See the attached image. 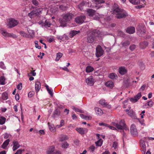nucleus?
<instances>
[{
	"label": "nucleus",
	"mask_w": 154,
	"mask_h": 154,
	"mask_svg": "<svg viewBox=\"0 0 154 154\" xmlns=\"http://www.w3.org/2000/svg\"><path fill=\"white\" fill-rule=\"evenodd\" d=\"M79 32V31L72 30L69 33V37L70 38H72Z\"/></svg>",
	"instance_id": "23"
},
{
	"label": "nucleus",
	"mask_w": 154,
	"mask_h": 154,
	"mask_svg": "<svg viewBox=\"0 0 154 154\" xmlns=\"http://www.w3.org/2000/svg\"><path fill=\"white\" fill-rule=\"evenodd\" d=\"M69 144L66 142L63 143L62 145V147L64 149L67 148Z\"/></svg>",
	"instance_id": "44"
},
{
	"label": "nucleus",
	"mask_w": 154,
	"mask_h": 154,
	"mask_svg": "<svg viewBox=\"0 0 154 154\" xmlns=\"http://www.w3.org/2000/svg\"><path fill=\"white\" fill-rule=\"evenodd\" d=\"M27 30L28 32L30 37L33 38L34 37V32L33 30L30 29L29 28H27Z\"/></svg>",
	"instance_id": "29"
},
{
	"label": "nucleus",
	"mask_w": 154,
	"mask_h": 154,
	"mask_svg": "<svg viewBox=\"0 0 154 154\" xmlns=\"http://www.w3.org/2000/svg\"><path fill=\"white\" fill-rule=\"evenodd\" d=\"M118 35L122 37L124 36V33L121 31H119L118 33Z\"/></svg>",
	"instance_id": "61"
},
{
	"label": "nucleus",
	"mask_w": 154,
	"mask_h": 154,
	"mask_svg": "<svg viewBox=\"0 0 154 154\" xmlns=\"http://www.w3.org/2000/svg\"><path fill=\"white\" fill-rule=\"evenodd\" d=\"M129 2L134 5H137L140 4V0H129Z\"/></svg>",
	"instance_id": "32"
},
{
	"label": "nucleus",
	"mask_w": 154,
	"mask_h": 154,
	"mask_svg": "<svg viewBox=\"0 0 154 154\" xmlns=\"http://www.w3.org/2000/svg\"><path fill=\"white\" fill-rule=\"evenodd\" d=\"M128 114L129 116L132 118L135 119L136 117L135 112L132 110H130L129 112H128Z\"/></svg>",
	"instance_id": "22"
},
{
	"label": "nucleus",
	"mask_w": 154,
	"mask_h": 154,
	"mask_svg": "<svg viewBox=\"0 0 154 154\" xmlns=\"http://www.w3.org/2000/svg\"><path fill=\"white\" fill-rule=\"evenodd\" d=\"M105 85L110 88H112L114 87V83L112 81H109L106 82Z\"/></svg>",
	"instance_id": "25"
},
{
	"label": "nucleus",
	"mask_w": 154,
	"mask_h": 154,
	"mask_svg": "<svg viewBox=\"0 0 154 154\" xmlns=\"http://www.w3.org/2000/svg\"><path fill=\"white\" fill-rule=\"evenodd\" d=\"M95 149V147L93 145L91 146L90 147H89V149L91 151V152H93L94 151Z\"/></svg>",
	"instance_id": "57"
},
{
	"label": "nucleus",
	"mask_w": 154,
	"mask_h": 154,
	"mask_svg": "<svg viewBox=\"0 0 154 154\" xmlns=\"http://www.w3.org/2000/svg\"><path fill=\"white\" fill-rule=\"evenodd\" d=\"M5 78L4 76H1L0 78V84L1 85H4L5 84Z\"/></svg>",
	"instance_id": "43"
},
{
	"label": "nucleus",
	"mask_w": 154,
	"mask_h": 154,
	"mask_svg": "<svg viewBox=\"0 0 154 154\" xmlns=\"http://www.w3.org/2000/svg\"><path fill=\"white\" fill-rule=\"evenodd\" d=\"M17 88L19 90H21L22 88V83H20L17 86Z\"/></svg>",
	"instance_id": "54"
},
{
	"label": "nucleus",
	"mask_w": 154,
	"mask_h": 154,
	"mask_svg": "<svg viewBox=\"0 0 154 154\" xmlns=\"http://www.w3.org/2000/svg\"><path fill=\"white\" fill-rule=\"evenodd\" d=\"M34 94V92L33 91H30L28 94V96L29 97H32Z\"/></svg>",
	"instance_id": "53"
},
{
	"label": "nucleus",
	"mask_w": 154,
	"mask_h": 154,
	"mask_svg": "<svg viewBox=\"0 0 154 154\" xmlns=\"http://www.w3.org/2000/svg\"><path fill=\"white\" fill-rule=\"evenodd\" d=\"M76 130L77 132L81 134H84L87 131L86 128H77Z\"/></svg>",
	"instance_id": "16"
},
{
	"label": "nucleus",
	"mask_w": 154,
	"mask_h": 154,
	"mask_svg": "<svg viewBox=\"0 0 154 154\" xmlns=\"http://www.w3.org/2000/svg\"><path fill=\"white\" fill-rule=\"evenodd\" d=\"M64 122L63 120H61L60 121V125H57L56 126V127L60 128L63 125H64Z\"/></svg>",
	"instance_id": "46"
},
{
	"label": "nucleus",
	"mask_w": 154,
	"mask_h": 154,
	"mask_svg": "<svg viewBox=\"0 0 154 154\" xmlns=\"http://www.w3.org/2000/svg\"><path fill=\"white\" fill-rule=\"evenodd\" d=\"M103 51L101 46L99 45H98L96 48V55L97 57L101 56L103 54Z\"/></svg>",
	"instance_id": "7"
},
{
	"label": "nucleus",
	"mask_w": 154,
	"mask_h": 154,
	"mask_svg": "<svg viewBox=\"0 0 154 154\" xmlns=\"http://www.w3.org/2000/svg\"><path fill=\"white\" fill-rule=\"evenodd\" d=\"M121 44L123 47H126L130 45V42L129 41L126 40L122 42Z\"/></svg>",
	"instance_id": "35"
},
{
	"label": "nucleus",
	"mask_w": 154,
	"mask_h": 154,
	"mask_svg": "<svg viewBox=\"0 0 154 154\" xmlns=\"http://www.w3.org/2000/svg\"><path fill=\"white\" fill-rule=\"evenodd\" d=\"M28 15L30 18H32L35 16L34 14V13H33V11H32L30 13H28Z\"/></svg>",
	"instance_id": "52"
},
{
	"label": "nucleus",
	"mask_w": 154,
	"mask_h": 154,
	"mask_svg": "<svg viewBox=\"0 0 154 154\" xmlns=\"http://www.w3.org/2000/svg\"><path fill=\"white\" fill-rule=\"evenodd\" d=\"M63 56V54L59 52L57 54V57L55 60L56 61H58Z\"/></svg>",
	"instance_id": "40"
},
{
	"label": "nucleus",
	"mask_w": 154,
	"mask_h": 154,
	"mask_svg": "<svg viewBox=\"0 0 154 154\" xmlns=\"http://www.w3.org/2000/svg\"><path fill=\"white\" fill-rule=\"evenodd\" d=\"M148 44L147 42L144 41L140 42V47L142 49L145 48L148 45Z\"/></svg>",
	"instance_id": "21"
},
{
	"label": "nucleus",
	"mask_w": 154,
	"mask_h": 154,
	"mask_svg": "<svg viewBox=\"0 0 154 154\" xmlns=\"http://www.w3.org/2000/svg\"><path fill=\"white\" fill-rule=\"evenodd\" d=\"M9 142L10 140L9 139L4 141L2 145V147L3 149H5L8 145Z\"/></svg>",
	"instance_id": "30"
},
{
	"label": "nucleus",
	"mask_w": 154,
	"mask_h": 154,
	"mask_svg": "<svg viewBox=\"0 0 154 154\" xmlns=\"http://www.w3.org/2000/svg\"><path fill=\"white\" fill-rule=\"evenodd\" d=\"M117 77V75L114 73H112L109 75V77L112 79H114Z\"/></svg>",
	"instance_id": "37"
},
{
	"label": "nucleus",
	"mask_w": 154,
	"mask_h": 154,
	"mask_svg": "<svg viewBox=\"0 0 154 154\" xmlns=\"http://www.w3.org/2000/svg\"><path fill=\"white\" fill-rule=\"evenodd\" d=\"M126 32L130 34H133L135 32V28L133 26L129 27L127 29Z\"/></svg>",
	"instance_id": "15"
},
{
	"label": "nucleus",
	"mask_w": 154,
	"mask_h": 154,
	"mask_svg": "<svg viewBox=\"0 0 154 154\" xmlns=\"http://www.w3.org/2000/svg\"><path fill=\"white\" fill-rule=\"evenodd\" d=\"M96 32V30H95L94 32L91 33L90 35L88 36L87 38V41L88 42L91 43L93 42L95 36L94 33Z\"/></svg>",
	"instance_id": "8"
},
{
	"label": "nucleus",
	"mask_w": 154,
	"mask_h": 154,
	"mask_svg": "<svg viewBox=\"0 0 154 154\" xmlns=\"http://www.w3.org/2000/svg\"><path fill=\"white\" fill-rule=\"evenodd\" d=\"M68 139V137L66 135H62L60 137V141H63Z\"/></svg>",
	"instance_id": "41"
},
{
	"label": "nucleus",
	"mask_w": 154,
	"mask_h": 154,
	"mask_svg": "<svg viewBox=\"0 0 154 154\" xmlns=\"http://www.w3.org/2000/svg\"><path fill=\"white\" fill-rule=\"evenodd\" d=\"M140 69L142 70L144 69L145 67L144 64L142 63H141L139 65Z\"/></svg>",
	"instance_id": "55"
},
{
	"label": "nucleus",
	"mask_w": 154,
	"mask_h": 154,
	"mask_svg": "<svg viewBox=\"0 0 154 154\" xmlns=\"http://www.w3.org/2000/svg\"><path fill=\"white\" fill-rule=\"evenodd\" d=\"M146 85H143L141 87L140 89V91H143L146 88Z\"/></svg>",
	"instance_id": "64"
},
{
	"label": "nucleus",
	"mask_w": 154,
	"mask_h": 154,
	"mask_svg": "<svg viewBox=\"0 0 154 154\" xmlns=\"http://www.w3.org/2000/svg\"><path fill=\"white\" fill-rule=\"evenodd\" d=\"M41 22L40 23H42V25L45 27H49L51 25V23L49 22V20H45L44 23Z\"/></svg>",
	"instance_id": "24"
},
{
	"label": "nucleus",
	"mask_w": 154,
	"mask_h": 154,
	"mask_svg": "<svg viewBox=\"0 0 154 154\" xmlns=\"http://www.w3.org/2000/svg\"><path fill=\"white\" fill-rule=\"evenodd\" d=\"M99 103L103 107H106L109 109L111 108V106L109 104L104 100H101L99 101Z\"/></svg>",
	"instance_id": "9"
},
{
	"label": "nucleus",
	"mask_w": 154,
	"mask_h": 154,
	"mask_svg": "<svg viewBox=\"0 0 154 154\" xmlns=\"http://www.w3.org/2000/svg\"><path fill=\"white\" fill-rule=\"evenodd\" d=\"M12 143L13 144L12 149L14 151L16 150L20 147V145L17 141L14 140Z\"/></svg>",
	"instance_id": "13"
},
{
	"label": "nucleus",
	"mask_w": 154,
	"mask_h": 154,
	"mask_svg": "<svg viewBox=\"0 0 154 154\" xmlns=\"http://www.w3.org/2000/svg\"><path fill=\"white\" fill-rule=\"evenodd\" d=\"M141 97V93H138L134 97H132L130 98V100L132 102L135 103Z\"/></svg>",
	"instance_id": "10"
},
{
	"label": "nucleus",
	"mask_w": 154,
	"mask_h": 154,
	"mask_svg": "<svg viewBox=\"0 0 154 154\" xmlns=\"http://www.w3.org/2000/svg\"><path fill=\"white\" fill-rule=\"evenodd\" d=\"M60 113V111L58 109H56L53 112L52 117L54 118L57 116H59Z\"/></svg>",
	"instance_id": "17"
},
{
	"label": "nucleus",
	"mask_w": 154,
	"mask_h": 154,
	"mask_svg": "<svg viewBox=\"0 0 154 154\" xmlns=\"http://www.w3.org/2000/svg\"><path fill=\"white\" fill-rule=\"evenodd\" d=\"M96 3L98 4H102L105 2V0H94Z\"/></svg>",
	"instance_id": "49"
},
{
	"label": "nucleus",
	"mask_w": 154,
	"mask_h": 154,
	"mask_svg": "<svg viewBox=\"0 0 154 154\" xmlns=\"http://www.w3.org/2000/svg\"><path fill=\"white\" fill-rule=\"evenodd\" d=\"M153 102L151 100L148 102L144 106V107L145 108H148L151 107L153 106Z\"/></svg>",
	"instance_id": "26"
},
{
	"label": "nucleus",
	"mask_w": 154,
	"mask_h": 154,
	"mask_svg": "<svg viewBox=\"0 0 154 154\" xmlns=\"http://www.w3.org/2000/svg\"><path fill=\"white\" fill-rule=\"evenodd\" d=\"M35 44V46L36 48H38V49H40L41 48V47L40 46H39L38 44V42L37 41H35L34 42Z\"/></svg>",
	"instance_id": "47"
},
{
	"label": "nucleus",
	"mask_w": 154,
	"mask_h": 154,
	"mask_svg": "<svg viewBox=\"0 0 154 154\" xmlns=\"http://www.w3.org/2000/svg\"><path fill=\"white\" fill-rule=\"evenodd\" d=\"M73 14L71 13H67L65 14L63 16V18L61 22L64 23L69 22L72 19Z\"/></svg>",
	"instance_id": "3"
},
{
	"label": "nucleus",
	"mask_w": 154,
	"mask_h": 154,
	"mask_svg": "<svg viewBox=\"0 0 154 154\" xmlns=\"http://www.w3.org/2000/svg\"><path fill=\"white\" fill-rule=\"evenodd\" d=\"M19 33L21 36L23 37L26 38L29 37V35L24 31H20V32Z\"/></svg>",
	"instance_id": "34"
},
{
	"label": "nucleus",
	"mask_w": 154,
	"mask_h": 154,
	"mask_svg": "<svg viewBox=\"0 0 154 154\" xmlns=\"http://www.w3.org/2000/svg\"><path fill=\"white\" fill-rule=\"evenodd\" d=\"M86 16L84 15H82L77 17L75 18V22L78 24H81L83 23L85 20Z\"/></svg>",
	"instance_id": "4"
},
{
	"label": "nucleus",
	"mask_w": 154,
	"mask_h": 154,
	"mask_svg": "<svg viewBox=\"0 0 154 154\" xmlns=\"http://www.w3.org/2000/svg\"><path fill=\"white\" fill-rule=\"evenodd\" d=\"M32 3L35 6H38L39 5V3L36 0H32Z\"/></svg>",
	"instance_id": "45"
},
{
	"label": "nucleus",
	"mask_w": 154,
	"mask_h": 154,
	"mask_svg": "<svg viewBox=\"0 0 154 154\" xmlns=\"http://www.w3.org/2000/svg\"><path fill=\"white\" fill-rule=\"evenodd\" d=\"M8 95L7 93L5 92L2 94V98L4 100H6L8 98Z\"/></svg>",
	"instance_id": "33"
},
{
	"label": "nucleus",
	"mask_w": 154,
	"mask_h": 154,
	"mask_svg": "<svg viewBox=\"0 0 154 154\" xmlns=\"http://www.w3.org/2000/svg\"><path fill=\"white\" fill-rule=\"evenodd\" d=\"M74 109L75 112H80L81 113L82 112V110H81L80 109L77 108H76L75 107L74 108Z\"/></svg>",
	"instance_id": "62"
},
{
	"label": "nucleus",
	"mask_w": 154,
	"mask_h": 154,
	"mask_svg": "<svg viewBox=\"0 0 154 154\" xmlns=\"http://www.w3.org/2000/svg\"><path fill=\"white\" fill-rule=\"evenodd\" d=\"M141 148V150L142 152V154H145L146 150V145H144L140 146Z\"/></svg>",
	"instance_id": "39"
},
{
	"label": "nucleus",
	"mask_w": 154,
	"mask_h": 154,
	"mask_svg": "<svg viewBox=\"0 0 154 154\" xmlns=\"http://www.w3.org/2000/svg\"><path fill=\"white\" fill-rule=\"evenodd\" d=\"M136 48V45H131L129 47V48L131 51L134 50Z\"/></svg>",
	"instance_id": "56"
},
{
	"label": "nucleus",
	"mask_w": 154,
	"mask_h": 154,
	"mask_svg": "<svg viewBox=\"0 0 154 154\" xmlns=\"http://www.w3.org/2000/svg\"><path fill=\"white\" fill-rule=\"evenodd\" d=\"M118 145V143L116 141H115L113 142L112 147H113L114 149H116Z\"/></svg>",
	"instance_id": "58"
},
{
	"label": "nucleus",
	"mask_w": 154,
	"mask_h": 154,
	"mask_svg": "<svg viewBox=\"0 0 154 154\" xmlns=\"http://www.w3.org/2000/svg\"><path fill=\"white\" fill-rule=\"evenodd\" d=\"M0 32L5 37H10L11 35V34L7 32L6 30L3 28L0 29Z\"/></svg>",
	"instance_id": "12"
},
{
	"label": "nucleus",
	"mask_w": 154,
	"mask_h": 154,
	"mask_svg": "<svg viewBox=\"0 0 154 154\" xmlns=\"http://www.w3.org/2000/svg\"><path fill=\"white\" fill-rule=\"evenodd\" d=\"M95 11L91 9H89L87 10L88 15L90 17L93 16L95 14Z\"/></svg>",
	"instance_id": "19"
},
{
	"label": "nucleus",
	"mask_w": 154,
	"mask_h": 154,
	"mask_svg": "<svg viewBox=\"0 0 154 154\" xmlns=\"http://www.w3.org/2000/svg\"><path fill=\"white\" fill-rule=\"evenodd\" d=\"M140 146H142V145H145V143L144 141L142 140H140Z\"/></svg>",
	"instance_id": "63"
},
{
	"label": "nucleus",
	"mask_w": 154,
	"mask_h": 154,
	"mask_svg": "<svg viewBox=\"0 0 154 154\" xmlns=\"http://www.w3.org/2000/svg\"><path fill=\"white\" fill-rule=\"evenodd\" d=\"M95 109L97 114L100 115L103 114V112L101 109L98 107H96L95 108Z\"/></svg>",
	"instance_id": "28"
},
{
	"label": "nucleus",
	"mask_w": 154,
	"mask_h": 154,
	"mask_svg": "<svg viewBox=\"0 0 154 154\" xmlns=\"http://www.w3.org/2000/svg\"><path fill=\"white\" fill-rule=\"evenodd\" d=\"M85 3L84 2H82L80 3L78 6V8L81 11H82L83 8L85 6Z\"/></svg>",
	"instance_id": "36"
},
{
	"label": "nucleus",
	"mask_w": 154,
	"mask_h": 154,
	"mask_svg": "<svg viewBox=\"0 0 154 154\" xmlns=\"http://www.w3.org/2000/svg\"><path fill=\"white\" fill-rule=\"evenodd\" d=\"M41 84L39 82L37 81L35 85V91L36 93L38 92L41 88Z\"/></svg>",
	"instance_id": "18"
},
{
	"label": "nucleus",
	"mask_w": 154,
	"mask_h": 154,
	"mask_svg": "<svg viewBox=\"0 0 154 154\" xmlns=\"http://www.w3.org/2000/svg\"><path fill=\"white\" fill-rule=\"evenodd\" d=\"M24 151L25 150L24 149H19L17 150L16 152L14 154H21L22 153V152Z\"/></svg>",
	"instance_id": "48"
},
{
	"label": "nucleus",
	"mask_w": 154,
	"mask_h": 154,
	"mask_svg": "<svg viewBox=\"0 0 154 154\" xmlns=\"http://www.w3.org/2000/svg\"><path fill=\"white\" fill-rule=\"evenodd\" d=\"M35 70H33L31 71L30 73H28V75L29 76H30V75L31 74L33 76H35L36 75V73L35 72Z\"/></svg>",
	"instance_id": "50"
},
{
	"label": "nucleus",
	"mask_w": 154,
	"mask_h": 154,
	"mask_svg": "<svg viewBox=\"0 0 154 154\" xmlns=\"http://www.w3.org/2000/svg\"><path fill=\"white\" fill-rule=\"evenodd\" d=\"M42 11V9L41 8H38L35 10L33 11V13H34L35 16L38 15L40 14Z\"/></svg>",
	"instance_id": "20"
},
{
	"label": "nucleus",
	"mask_w": 154,
	"mask_h": 154,
	"mask_svg": "<svg viewBox=\"0 0 154 154\" xmlns=\"http://www.w3.org/2000/svg\"><path fill=\"white\" fill-rule=\"evenodd\" d=\"M130 133L133 137H135L138 135V132L136 126L134 124L131 125L130 128Z\"/></svg>",
	"instance_id": "6"
},
{
	"label": "nucleus",
	"mask_w": 154,
	"mask_h": 154,
	"mask_svg": "<svg viewBox=\"0 0 154 154\" xmlns=\"http://www.w3.org/2000/svg\"><path fill=\"white\" fill-rule=\"evenodd\" d=\"M6 120V119L4 117H1L0 118V124L3 125L5 123Z\"/></svg>",
	"instance_id": "42"
},
{
	"label": "nucleus",
	"mask_w": 154,
	"mask_h": 154,
	"mask_svg": "<svg viewBox=\"0 0 154 154\" xmlns=\"http://www.w3.org/2000/svg\"><path fill=\"white\" fill-rule=\"evenodd\" d=\"M55 147L53 146L50 147L47 151V154H54Z\"/></svg>",
	"instance_id": "27"
},
{
	"label": "nucleus",
	"mask_w": 154,
	"mask_h": 154,
	"mask_svg": "<svg viewBox=\"0 0 154 154\" xmlns=\"http://www.w3.org/2000/svg\"><path fill=\"white\" fill-rule=\"evenodd\" d=\"M49 127L50 130L51 131H55V128L51 125H49Z\"/></svg>",
	"instance_id": "59"
},
{
	"label": "nucleus",
	"mask_w": 154,
	"mask_h": 154,
	"mask_svg": "<svg viewBox=\"0 0 154 154\" xmlns=\"http://www.w3.org/2000/svg\"><path fill=\"white\" fill-rule=\"evenodd\" d=\"M94 70V68L90 66H88L86 67L85 71L87 73H89L93 71Z\"/></svg>",
	"instance_id": "31"
},
{
	"label": "nucleus",
	"mask_w": 154,
	"mask_h": 154,
	"mask_svg": "<svg viewBox=\"0 0 154 154\" xmlns=\"http://www.w3.org/2000/svg\"><path fill=\"white\" fill-rule=\"evenodd\" d=\"M127 70L124 67H121L119 68V72L121 75L125 74L127 72Z\"/></svg>",
	"instance_id": "14"
},
{
	"label": "nucleus",
	"mask_w": 154,
	"mask_h": 154,
	"mask_svg": "<svg viewBox=\"0 0 154 154\" xmlns=\"http://www.w3.org/2000/svg\"><path fill=\"white\" fill-rule=\"evenodd\" d=\"M113 12L116 14V17L117 19L123 18L128 16V14L126 11L119 8L115 9Z\"/></svg>",
	"instance_id": "1"
},
{
	"label": "nucleus",
	"mask_w": 154,
	"mask_h": 154,
	"mask_svg": "<svg viewBox=\"0 0 154 154\" xmlns=\"http://www.w3.org/2000/svg\"><path fill=\"white\" fill-rule=\"evenodd\" d=\"M0 67L3 69H5V65L3 62H1L0 63Z\"/></svg>",
	"instance_id": "60"
},
{
	"label": "nucleus",
	"mask_w": 154,
	"mask_h": 154,
	"mask_svg": "<svg viewBox=\"0 0 154 154\" xmlns=\"http://www.w3.org/2000/svg\"><path fill=\"white\" fill-rule=\"evenodd\" d=\"M94 80L92 76H90L86 79V83L90 86H92L94 83Z\"/></svg>",
	"instance_id": "11"
},
{
	"label": "nucleus",
	"mask_w": 154,
	"mask_h": 154,
	"mask_svg": "<svg viewBox=\"0 0 154 154\" xmlns=\"http://www.w3.org/2000/svg\"><path fill=\"white\" fill-rule=\"evenodd\" d=\"M103 140L101 139H100L98 140L95 142L96 145L99 146H101L103 143Z\"/></svg>",
	"instance_id": "38"
},
{
	"label": "nucleus",
	"mask_w": 154,
	"mask_h": 154,
	"mask_svg": "<svg viewBox=\"0 0 154 154\" xmlns=\"http://www.w3.org/2000/svg\"><path fill=\"white\" fill-rule=\"evenodd\" d=\"M59 8L63 11H65L66 9V6L63 5H60L59 6Z\"/></svg>",
	"instance_id": "51"
},
{
	"label": "nucleus",
	"mask_w": 154,
	"mask_h": 154,
	"mask_svg": "<svg viewBox=\"0 0 154 154\" xmlns=\"http://www.w3.org/2000/svg\"><path fill=\"white\" fill-rule=\"evenodd\" d=\"M18 23L19 22L17 20L11 18L9 19L7 25L9 28H11L17 26Z\"/></svg>",
	"instance_id": "5"
},
{
	"label": "nucleus",
	"mask_w": 154,
	"mask_h": 154,
	"mask_svg": "<svg viewBox=\"0 0 154 154\" xmlns=\"http://www.w3.org/2000/svg\"><path fill=\"white\" fill-rule=\"evenodd\" d=\"M114 126L118 129L129 131V129L127 127L124 120H121L119 123H115Z\"/></svg>",
	"instance_id": "2"
}]
</instances>
